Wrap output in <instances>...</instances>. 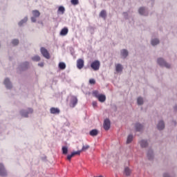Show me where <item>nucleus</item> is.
<instances>
[{"label": "nucleus", "instance_id": "7c9ffc66", "mask_svg": "<svg viewBox=\"0 0 177 177\" xmlns=\"http://www.w3.org/2000/svg\"><path fill=\"white\" fill-rule=\"evenodd\" d=\"M32 60H33V62H39L41 57L39 55H35V57H32Z\"/></svg>", "mask_w": 177, "mask_h": 177}, {"label": "nucleus", "instance_id": "c756f323", "mask_svg": "<svg viewBox=\"0 0 177 177\" xmlns=\"http://www.w3.org/2000/svg\"><path fill=\"white\" fill-rule=\"evenodd\" d=\"M137 104L138 105H142L143 104V98L141 97H138L137 99Z\"/></svg>", "mask_w": 177, "mask_h": 177}, {"label": "nucleus", "instance_id": "412c9836", "mask_svg": "<svg viewBox=\"0 0 177 177\" xmlns=\"http://www.w3.org/2000/svg\"><path fill=\"white\" fill-rule=\"evenodd\" d=\"M65 12V8L62 6H59V8H58V13H59L60 15H64Z\"/></svg>", "mask_w": 177, "mask_h": 177}, {"label": "nucleus", "instance_id": "1a4fd4ad", "mask_svg": "<svg viewBox=\"0 0 177 177\" xmlns=\"http://www.w3.org/2000/svg\"><path fill=\"white\" fill-rule=\"evenodd\" d=\"M81 154V151H73L72 153L68 154L67 156L68 160H71V158H73L76 155H80Z\"/></svg>", "mask_w": 177, "mask_h": 177}, {"label": "nucleus", "instance_id": "aec40b11", "mask_svg": "<svg viewBox=\"0 0 177 177\" xmlns=\"http://www.w3.org/2000/svg\"><path fill=\"white\" fill-rule=\"evenodd\" d=\"M98 134V131L97 129H93L91 131H90V136L94 137V136H97Z\"/></svg>", "mask_w": 177, "mask_h": 177}, {"label": "nucleus", "instance_id": "39448f33", "mask_svg": "<svg viewBox=\"0 0 177 177\" xmlns=\"http://www.w3.org/2000/svg\"><path fill=\"white\" fill-rule=\"evenodd\" d=\"M76 66L77 67V69L81 70L84 66V61L83 59H77V61L76 62Z\"/></svg>", "mask_w": 177, "mask_h": 177}, {"label": "nucleus", "instance_id": "f3484780", "mask_svg": "<svg viewBox=\"0 0 177 177\" xmlns=\"http://www.w3.org/2000/svg\"><path fill=\"white\" fill-rule=\"evenodd\" d=\"M136 131H141L143 129V126L139 123L136 124Z\"/></svg>", "mask_w": 177, "mask_h": 177}, {"label": "nucleus", "instance_id": "58836bf2", "mask_svg": "<svg viewBox=\"0 0 177 177\" xmlns=\"http://www.w3.org/2000/svg\"><path fill=\"white\" fill-rule=\"evenodd\" d=\"M93 106H94V108L97 106V102H93Z\"/></svg>", "mask_w": 177, "mask_h": 177}, {"label": "nucleus", "instance_id": "4468645a", "mask_svg": "<svg viewBox=\"0 0 177 177\" xmlns=\"http://www.w3.org/2000/svg\"><path fill=\"white\" fill-rule=\"evenodd\" d=\"M4 84L6 85V88H12V84H11V82L9 80V78H6L4 81Z\"/></svg>", "mask_w": 177, "mask_h": 177}, {"label": "nucleus", "instance_id": "a211bd4d", "mask_svg": "<svg viewBox=\"0 0 177 177\" xmlns=\"http://www.w3.org/2000/svg\"><path fill=\"white\" fill-rule=\"evenodd\" d=\"M159 43H160V41H159V39H152V40L151 41V44L153 46H155L159 44Z\"/></svg>", "mask_w": 177, "mask_h": 177}, {"label": "nucleus", "instance_id": "a878e982", "mask_svg": "<svg viewBox=\"0 0 177 177\" xmlns=\"http://www.w3.org/2000/svg\"><path fill=\"white\" fill-rule=\"evenodd\" d=\"M138 13L140 15H146L145 8H142V7L140 8L139 10H138Z\"/></svg>", "mask_w": 177, "mask_h": 177}, {"label": "nucleus", "instance_id": "b1692460", "mask_svg": "<svg viewBox=\"0 0 177 177\" xmlns=\"http://www.w3.org/2000/svg\"><path fill=\"white\" fill-rule=\"evenodd\" d=\"M58 67L61 70H64V69H66V66L64 62H59V64H58Z\"/></svg>", "mask_w": 177, "mask_h": 177}, {"label": "nucleus", "instance_id": "c85d7f7f", "mask_svg": "<svg viewBox=\"0 0 177 177\" xmlns=\"http://www.w3.org/2000/svg\"><path fill=\"white\" fill-rule=\"evenodd\" d=\"M32 13H33V16L35 17H39L40 16V12L39 10H33Z\"/></svg>", "mask_w": 177, "mask_h": 177}, {"label": "nucleus", "instance_id": "9d476101", "mask_svg": "<svg viewBox=\"0 0 177 177\" xmlns=\"http://www.w3.org/2000/svg\"><path fill=\"white\" fill-rule=\"evenodd\" d=\"M50 113L51 114H59L60 110L59 108L51 107V109H50Z\"/></svg>", "mask_w": 177, "mask_h": 177}, {"label": "nucleus", "instance_id": "a19ab883", "mask_svg": "<svg viewBox=\"0 0 177 177\" xmlns=\"http://www.w3.org/2000/svg\"><path fill=\"white\" fill-rule=\"evenodd\" d=\"M163 177H170L168 174H164Z\"/></svg>", "mask_w": 177, "mask_h": 177}, {"label": "nucleus", "instance_id": "20e7f679", "mask_svg": "<svg viewBox=\"0 0 177 177\" xmlns=\"http://www.w3.org/2000/svg\"><path fill=\"white\" fill-rule=\"evenodd\" d=\"M33 113V109L31 108L28 109V111L26 110H21V115L24 118H28V114H31Z\"/></svg>", "mask_w": 177, "mask_h": 177}, {"label": "nucleus", "instance_id": "6ab92c4d", "mask_svg": "<svg viewBox=\"0 0 177 177\" xmlns=\"http://www.w3.org/2000/svg\"><path fill=\"white\" fill-rule=\"evenodd\" d=\"M140 144L141 147H142V148H145V147H147V145H148L147 141H146V140H141V141L140 142Z\"/></svg>", "mask_w": 177, "mask_h": 177}, {"label": "nucleus", "instance_id": "6e6552de", "mask_svg": "<svg viewBox=\"0 0 177 177\" xmlns=\"http://www.w3.org/2000/svg\"><path fill=\"white\" fill-rule=\"evenodd\" d=\"M0 176H6L7 171L4 167V165L2 163H0Z\"/></svg>", "mask_w": 177, "mask_h": 177}, {"label": "nucleus", "instance_id": "ea45409f", "mask_svg": "<svg viewBox=\"0 0 177 177\" xmlns=\"http://www.w3.org/2000/svg\"><path fill=\"white\" fill-rule=\"evenodd\" d=\"M44 62L39 63V66L40 67H44Z\"/></svg>", "mask_w": 177, "mask_h": 177}, {"label": "nucleus", "instance_id": "393cba45", "mask_svg": "<svg viewBox=\"0 0 177 177\" xmlns=\"http://www.w3.org/2000/svg\"><path fill=\"white\" fill-rule=\"evenodd\" d=\"M133 135H129L127 138V144H130L133 141Z\"/></svg>", "mask_w": 177, "mask_h": 177}, {"label": "nucleus", "instance_id": "79ce46f5", "mask_svg": "<svg viewBox=\"0 0 177 177\" xmlns=\"http://www.w3.org/2000/svg\"><path fill=\"white\" fill-rule=\"evenodd\" d=\"M94 177H104L102 175H100V176H94Z\"/></svg>", "mask_w": 177, "mask_h": 177}, {"label": "nucleus", "instance_id": "e433bc0d", "mask_svg": "<svg viewBox=\"0 0 177 177\" xmlns=\"http://www.w3.org/2000/svg\"><path fill=\"white\" fill-rule=\"evenodd\" d=\"M88 82L90 83V84H96V81L95 80V79H90V80L88 81Z\"/></svg>", "mask_w": 177, "mask_h": 177}, {"label": "nucleus", "instance_id": "dca6fc26", "mask_svg": "<svg viewBox=\"0 0 177 177\" xmlns=\"http://www.w3.org/2000/svg\"><path fill=\"white\" fill-rule=\"evenodd\" d=\"M97 99L100 102L103 103L106 101V95L104 94H101L100 95V96H98Z\"/></svg>", "mask_w": 177, "mask_h": 177}, {"label": "nucleus", "instance_id": "cd10ccee", "mask_svg": "<svg viewBox=\"0 0 177 177\" xmlns=\"http://www.w3.org/2000/svg\"><path fill=\"white\" fill-rule=\"evenodd\" d=\"M68 152V148L66 146L62 147V154L66 155Z\"/></svg>", "mask_w": 177, "mask_h": 177}, {"label": "nucleus", "instance_id": "9b49d317", "mask_svg": "<svg viewBox=\"0 0 177 177\" xmlns=\"http://www.w3.org/2000/svg\"><path fill=\"white\" fill-rule=\"evenodd\" d=\"M131 174V170L129 167H126L124 169V175H125L126 176H130Z\"/></svg>", "mask_w": 177, "mask_h": 177}, {"label": "nucleus", "instance_id": "bb28decb", "mask_svg": "<svg viewBox=\"0 0 177 177\" xmlns=\"http://www.w3.org/2000/svg\"><path fill=\"white\" fill-rule=\"evenodd\" d=\"M147 158L149 160H151L153 158V151L149 150L147 153Z\"/></svg>", "mask_w": 177, "mask_h": 177}, {"label": "nucleus", "instance_id": "7ed1b4c3", "mask_svg": "<svg viewBox=\"0 0 177 177\" xmlns=\"http://www.w3.org/2000/svg\"><path fill=\"white\" fill-rule=\"evenodd\" d=\"M40 52H41V55H43V57H44V58L47 59H50V54L46 48L41 47L40 48Z\"/></svg>", "mask_w": 177, "mask_h": 177}, {"label": "nucleus", "instance_id": "423d86ee", "mask_svg": "<svg viewBox=\"0 0 177 177\" xmlns=\"http://www.w3.org/2000/svg\"><path fill=\"white\" fill-rule=\"evenodd\" d=\"M111 127V122L109 119H105L103 123V128L105 131H109Z\"/></svg>", "mask_w": 177, "mask_h": 177}, {"label": "nucleus", "instance_id": "2f4dec72", "mask_svg": "<svg viewBox=\"0 0 177 177\" xmlns=\"http://www.w3.org/2000/svg\"><path fill=\"white\" fill-rule=\"evenodd\" d=\"M100 17H101L102 18H106V12L104 10H102L101 11V13H100Z\"/></svg>", "mask_w": 177, "mask_h": 177}, {"label": "nucleus", "instance_id": "f03ea898", "mask_svg": "<svg viewBox=\"0 0 177 177\" xmlns=\"http://www.w3.org/2000/svg\"><path fill=\"white\" fill-rule=\"evenodd\" d=\"M157 63L160 66H165L167 68H169L171 66L170 64H167L162 58H158L157 59Z\"/></svg>", "mask_w": 177, "mask_h": 177}, {"label": "nucleus", "instance_id": "37998d69", "mask_svg": "<svg viewBox=\"0 0 177 177\" xmlns=\"http://www.w3.org/2000/svg\"><path fill=\"white\" fill-rule=\"evenodd\" d=\"M25 64H26V65H28V64H29L28 62H26Z\"/></svg>", "mask_w": 177, "mask_h": 177}, {"label": "nucleus", "instance_id": "5701e85b", "mask_svg": "<svg viewBox=\"0 0 177 177\" xmlns=\"http://www.w3.org/2000/svg\"><path fill=\"white\" fill-rule=\"evenodd\" d=\"M90 146L88 145H83V147H82L81 150H79L78 151H80L82 153V151H86L88 149H89Z\"/></svg>", "mask_w": 177, "mask_h": 177}, {"label": "nucleus", "instance_id": "c9c22d12", "mask_svg": "<svg viewBox=\"0 0 177 177\" xmlns=\"http://www.w3.org/2000/svg\"><path fill=\"white\" fill-rule=\"evenodd\" d=\"M12 43L13 46H17L19 44V39H15L12 40Z\"/></svg>", "mask_w": 177, "mask_h": 177}, {"label": "nucleus", "instance_id": "f8f14e48", "mask_svg": "<svg viewBox=\"0 0 177 177\" xmlns=\"http://www.w3.org/2000/svg\"><path fill=\"white\" fill-rule=\"evenodd\" d=\"M68 33V28L67 27H64V28H62V30H61V32H59V35H61V36H66Z\"/></svg>", "mask_w": 177, "mask_h": 177}, {"label": "nucleus", "instance_id": "4be33fe9", "mask_svg": "<svg viewBox=\"0 0 177 177\" xmlns=\"http://www.w3.org/2000/svg\"><path fill=\"white\" fill-rule=\"evenodd\" d=\"M128 55H129V53L126 49H123V50H121L122 57L125 58L128 56Z\"/></svg>", "mask_w": 177, "mask_h": 177}, {"label": "nucleus", "instance_id": "0eeeda50", "mask_svg": "<svg viewBox=\"0 0 177 177\" xmlns=\"http://www.w3.org/2000/svg\"><path fill=\"white\" fill-rule=\"evenodd\" d=\"M77 102H78V100L77 97L73 96L71 100V104H69V106H71V108H74L77 105Z\"/></svg>", "mask_w": 177, "mask_h": 177}, {"label": "nucleus", "instance_id": "473e14b6", "mask_svg": "<svg viewBox=\"0 0 177 177\" xmlns=\"http://www.w3.org/2000/svg\"><path fill=\"white\" fill-rule=\"evenodd\" d=\"M28 21V18L25 17L24 18V19L21 20V21H19V24H18V25H19V26H21L24 24L26 23Z\"/></svg>", "mask_w": 177, "mask_h": 177}, {"label": "nucleus", "instance_id": "72a5a7b5", "mask_svg": "<svg viewBox=\"0 0 177 177\" xmlns=\"http://www.w3.org/2000/svg\"><path fill=\"white\" fill-rule=\"evenodd\" d=\"M93 95H94V97L97 99L101 95V94L99 93L98 91H93Z\"/></svg>", "mask_w": 177, "mask_h": 177}, {"label": "nucleus", "instance_id": "2eb2a0df", "mask_svg": "<svg viewBox=\"0 0 177 177\" xmlns=\"http://www.w3.org/2000/svg\"><path fill=\"white\" fill-rule=\"evenodd\" d=\"M157 129L158 130H162L165 129V123L163 121H160L157 124Z\"/></svg>", "mask_w": 177, "mask_h": 177}, {"label": "nucleus", "instance_id": "ddd939ff", "mask_svg": "<svg viewBox=\"0 0 177 177\" xmlns=\"http://www.w3.org/2000/svg\"><path fill=\"white\" fill-rule=\"evenodd\" d=\"M122 71H123V66H122V65L120 64H117L115 65V71H116L117 73H121V72H122Z\"/></svg>", "mask_w": 177, "mask_h": 177}, {"label": "nucleus", "instance_id": "f257e3e1", "mask_svg": "<svg viewBox=\"0 0 177 177\" xmlns=\"http://www.w3.org/2000/svg\"><path fill=\"white\" fill-rule=\"evenodd\" d=\"M91 67L94 71H99L100 67V61L99 60H94V62H91Z\"/></svg>", "mask_w": 177, "mask_h": 177}, {"label": "nucleus", "instance_id": "f704fd0d", "mask_svg": "<svg viewBox=\"0 0 177 177\" xmlns=\"http://www.w3.org/2000/svg\"><path fill=\"white\" fill-rule=\"evenodd\" d=\"M71 3L73 6H77L79 4V1L78 0H71Z\"/></svg>", "mask_w": 177, "mask_h": 177}, {"label": "nucleus", "instance_id": "4c0bfd02", "mask_svg": "<svg viewBox=\"0 0 177 177\" xmlns=\"http://www.w3.org/2000/svg\"><path fill=\"white\" fill-rule=\"evenodd\" d=\"M30 19H32V22H33V23H35L37 21L35 17H32V18H30Z\"/></svg>", "mask_w": 177, "mask_h": 177}]
</instances>
